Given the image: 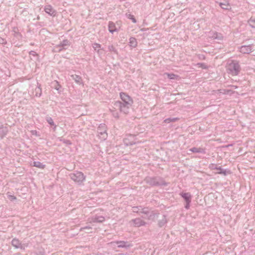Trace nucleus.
Instances as JSON below:
<instances>
[{"label":"nucleus","instance_id":"4be33fe9","mask_svg":"<svg viewBox=\"0 0 255 255\" xmlns=\"http://www.w3.org/2000/svg\"><path fill=\"white\" fill-rule=\"evenodd\" d=\"M167 223V220L165 215L163 216L162 219L158 221V226L159 227H162L165 226Z\"/></svg>","mask_w":255,"mask_h":255},{"label":"nucleus","instance_id":"2eb2a0df","mask_svg":"<svg viewBox=\"0 0 255 255\" xmlns=\"http://www.w3.org/2000/svg\"><path fill=\"white\" fill-rule=\"evenodd\" d=\"M70 76L77 84L80 85L83 84L82 82V78L80 76L76 74H73L70 75Z\"/></svg>","mask_w":255,"mask_h":255},{"label":"nucleus","instance_id":"473e14b6","mask_svg":"<svg viewBox=\"0 0 255 255\" xmlns=\"http://www.w3.org/2000/svg\"><path fill=\"white\" fill-rule=\"evenodd\" d=\"M126 15H127V17L128 18H129V19H130V20H131V21H132V22H133V23H136V22H137V21H136V19L134 18V16H133V15H132V14H126Z\"/></svg>","mask_w":255,"mask_h":255},{"label":"nucleus","instance_id":"7c9ffc66","mask_svg":"<svg viewBox=\"0 0 255 255\" xmlns=\"http://www.w3.org/2000/svg\"><path fill=\"white\" fill-rule=\"evenodd\" d=\"M150 211H149V209L148 208L143 207L142 206H141V211H140L141 213H142V214H144L147 215H148V213Z\"/></svg>","mask_w":255,"mask_h":255},{"label":"nucleus","instance_id":"412c9836","mask_svg":"<svg viewBox=\"0 0 255 255\" xmlns=\"http://www.w3.org/2000/svg\"><path fill=\"white\" fill-rule=\"evenodd\" d=\"M8 132V129L7 127H0V138H3L6 136Z\"/></svg>","mask_w":255,"mask_h":255},{"label":"nucleus","instance_id":"c85d7f7f","mask_svg":"<svg viewBox=\"0 0 255 255\" xmlns=\"http://www.w3.org/2000/svg\"><path fill=\"white\" fill-rule=\"evenodd\" d=\"M108 51L110 52H113L114 53L117 54L118 51L113 45H109L108 47Z\"/></svg>","mask_w":255,"mask_h":255},{"label":"nucleus","instance_id":"e433bc0d","mask_svg":"<svg viewBox=\"0 0 255 255\" xmlns=\"http://www.w3.org/2000/svg\"><path fill=\"white\" fill-rule=\"evenodd\" d=\"M124 142L125 144L127 146L131 145L134 144L135 143V142H134L133 141L128 142V139L127 138H125L124 139Z\"/></svg>","mask_w":255,"mask_h":255},{"label":"nucleus","instance_id":"aec40b11","mask_svg":"<svg viewBox=\"0 0 255 255\" xmlns=\"http://www.w3.org/2000/svg\"><path fill=\"white\" fill-rule=\"evenodd\" d=\"M137 42L134 37H131L129 39V46L131 48H135L137 46Z\"/></svg>","mask_w":255,"mask_h":255},{"label":"nucleus","instance_id":"f257e3e1","mask_svg":"<svg viewBox=\"0 0 255 255\" xmlns=\"http://www.w3.org/2000/svg\"><path fill=\"white\" fill-rule=\"evenodd\" d=\"M120 97L123 102L117 101L114 103V108L118 109L121 112L128 114L133 104L132 99L125 93L121 92Z\"/></svg>","mask_w":255,"mask_h":255},{"label":"nucleus","instance_id":"de8ad7c7","mask_svg":"<svg viewBox=\"0 0 255 255\" xmlns=\"http://www.w3.org/2000/svg\"><path fill=\"white\" fill-rule=\"evenodd\" d=\"M200 58L205 59V57L203 55H202V57H200Z\"/></svg>","mask_w":255,"mask_h":255},{"label":"nucleus","instance_id":"4468645a","mask_svg":"<svg viewBox=\"0 0 255 255\" xmlns=\"http://www.w3.org/2000/svg\"><path fill=\"white\" fill-rule=\"evenodd\" d=\"M132 221L136 227H140L144 226L146 224L145 222L140 218L133 219Z\"/></svg>","mask_w":255,"mask_h":255},{"label":"nucleus","instance_id":"5701e85b","mask_svg":"<svg viewBox=\"0 0 255 255\" xmlns=\"http://www.w3.org/2000/svg\"><path fill=\"white\" fill-rule=\"evenodd\" d=\"M33 166L34 167H38L40 169H44L45 167V165L39 161H34L33 162Z\"/></svg>","mask_w":255,"mask_h":255},{"label":"nucleus","instance_id":"a18cd8bd","mask_svg":"<svg viewBox=\"0 0 255 255\" xmlns=\"http://www.w3.org/2000/svg\"><path fill=\"white\" fill-rule=\"evenodd\" d=\"M92 228L90 226H85L81 229V230H85V229H91Z\"/></svg>","mask_w":255,"mask_h":255},{"label":"nucleus","instance_id":"f3484780","mask_svg":"<svg viewBox=\"0 0 255 255\" xmlns=\"http://www.w3.org/2000/svg\"><path fill=\"white\" fill-rule=\"evenodd\" d=\"M221 7L225 10H228L230 8V5L229 2L227 0H224L223 2H218Z\"/></svg>","mask_w":255,"mask_h":255},{"label":"nucleus","instance_id":"f704fd0d","mask_svg":"<svg viewBox=\"0 0 255 255\" xmlns=\"http://www.w3.org/2000/svg\"><path fill=\"white\" fill-rule=\"evenodd\" d=\"M248 22L251 27L255 28V19L251 18Z\"/></svg>","mask_w":255,"mask_h":255},{"label":"nucleus","instance_id":"423d86ee","mask_svg":"<svg viewBox=\"0 0 255 255\" xmlns=\"http://www.w3.org/2000/svg\"><path fill=\"white\" fill-rule=\"evenodd\" d=\"M209 168L211 170H218V172H217V174H223L224 176H226L227 175L231 173V172L229 169H224L222 168L221 166H218L216 164L214 163L210 164L209 165Z\"/></svg>","mask_w":255,"mask_h":255},{"label":"nucleus","instance_id":"49530a36","mask_svg":"<svg viewBox=\"0 0 255 255\" xmlns=\"http://www.w3.org/2000/svg\"><path fill=\"white\" fill-rule=\"evenodd\" d=\"M31 132L33 134H34V133H36L37 131L36 130H32Z\"/></svg>","mask_w":255,"mask_h":255},{"label":"nucleus","instance_id":"ea45409f","mask_svg":"<svg viewBox=\"0 0 255 255\" xmlns=\"http://www.w3.org/2000/svg\"><path fill=\"white\" fill-rule=\"evenodd\" d=\"M8 198L9 200H10L11 201L16 199L15 196H14V195H8Z\"/></svg>","mask_w":255,"mask_h":255},{"label":"nucleus","instance_id":"6ab92c4d","mask_svg":"<svg viewBox=\"0 0 255 255\" xmlns=\"http://www.w3.org/2000/svg\"><path fill=\"white\" fill-rule=\"evenodd\" d=\"M180 196L184 199L186 202L191 201V195L189 193H181Z\"/></svg>","mask_w":255,"mask_h":255},{"label":"nucleus","instance_id":"c9c22d12","mask_svg":"<svg viewBox=\"0 0 255 255\" xmlns=\"http://www.w3.org/2000/svg\"><path fill=\"white\" fill-rule=\"evenodd\" d=\"M12 31L14 32V36L15 37H16V36H17L18 35H20L21 36V34L18 32V29L17 27H13Z\"/></svg>","mask_w":255,"mask_h":255},{"label":"nucleus","instance_id":"09e8293b","mask_svg":"<svg viewBox=\"0 0 255 255\" xmlns=\"http://www.w3.org/2000/svg\"><path fill=\"white\" fill-rule=\"evenodd\" d=\"M232 144H229V145H226V146L227 147H228L231 146H232Z\"/></svg>","mask_w":255,"mask_h":255},{"label":"nucleus","instance_id":"a19ab883","mask_svg":"<svg viewBox=\"0 0 255 255\" xmlns=\"http://www.w3.org/2000/svg\"><path fill=\"white\" fill-rule=\"evenodd\" d=\"M6 40H5L4 39L1 38V37H0V44H6Z\"/></svg>","mask_w":255,"mask_h":255},{"label":"nucleus","instance_id":"39448f33","mask_svg":"<svg viewBox=\"0 0 255 255\" xmlns=\"http://www.w3.org/2000/svg\"><path fill=\"white\" fill-rule=\"evenodd\" d=\"M107 126L105 124H101L97 129L98 136L101 140H105L108 137Z\"/></svg>","mask_w":255,"mask_h":255},{"label":"nucleus","instance_id":"dca6fc26","mask_svg":"<svg viewBox=\"0 0 255 255\" xmlns=\"http://www.w3.org/2000/svg\"><path fill=\"white\" fill-rule=\"evenodd\" d=\"M189 151L194 152V153H201L205 154L206 153L205 149L201 147H192L190 149H189Z\"/></svg>","mask_w":255,"mask_h":255},{"label":"nucleus","instance_id":"72a5a7b5","mask_svg":"<svg viewBox=\"0 0 255 255\" xmlns=\"http://www.w3.org/2000/svg\"><path fill=\"white\" fill-rule=\"evenodd\" d=\"M141 206L132 207V211L134 213H140Z\"/></svg>","mask_w":255,"mask_h":255},{"label":"nucleus","instance_id":"6e6552de","mask_svg":"<svg viewBox=\"0 0 255 255\" xmlns=\"http://www.w3.org/2000/svg\"><path fill=\"white\" fill-rule=\"evenodd\" d=\"M11 245L16 249H20L24 250L28 247L27 244H22L20 241L16 239H13L11 241Z\"/></svg>","mask_w":255,"mask_h":255},{"label":"nucleus","instance_id":"79ce46f5","mask_svg":"<svg viewBox=\"0 0 255 255\" xmlns=\"http://www.w3.org/2000/svg\"><path fill=\"white\" fill-rule=\"evenodd\" d=\"M56 85L55 86L54 88L57 90H59V89L61 88V87L57 81H56Z\"/></svg>","mask_w":255,"mask_h":255},{"label":"nucleus","instance_id":"cd10ccee","mask_svg":"<svg viewBox=\"0 0 255 255\" xmlns=\"http://www.w3.org/2000/svg\"><path fill=\"white\" fill-rule=\"evenodd\" d=\"M46 121H47V122L51 126H54V128H56V126L55 125L54 122H53V119H52V118L50 117H47L46 118Z\"/></svg>","mask_w":255,"mask_h":255},{"label":"nucleus","instance_id":"7ed1b4c3","mask_svg":"<svg viewBox=\"0 0 255 255\" xmlns=\"http://www.w3.org/2000/svg\"><path fill=\"white\" fill-rule=\"evenodd\" d=\"M227 69L229 74L236 76L239 74L241 67L237 61H232L228 64Z\"/></svg>","mask_w":255,"mask_h":255},{"label":"nucleus","instance_id":"20e7f679","mask_svg":"<svg viewBox=\"0 0 255 255\" xmlns=\"http://www.w3.org/2000/svg\"><path fill=\"white\" fill-rule=\"evenodd\" d=\"M70 178L75 183L81 185L85 180L86 176L81 171H76L69 174Z\"/></svg>","mask_w":255,"mask_h":255},{"label":"nucleus","instance_id":"ddd939ff","mask_svg":"<svg viewBox=\"0 0 255 255\" xmlns=\"http://www.w3.org/2000/svg\"><path fill=\"white\" fill-rule=\"evenodd\" d=\"M159 213H157L154 211L149 212L148 215H146V217L145 218L146 219L148 220H154L156 217H158Z\"/></svg>","mask_w":255,"mask_h":255},{"label":"nucleus","instance_id":"0eeeda50","mask_svg":"<svg viewBox=\"0 0 255 255\" xmlns=\"http://www.w3.org/2000/svg\"><path fill=\"white\" fill-rule=\"evenodd\" d=\"M71 44V42L67 39H64L60 42V43L56 45L54 48L58 52H60L63 50L67 49L66 46H69Z\"/></svg>","mask_w":255,"mask_h":255},{"label":"nucleus","instance_id":"9b49d317","mask_svg":"<svg viewBox=\"0 0 255 255\" xmlns=\"http://www.w3.org/2000/svg\"><path fill=\"white\" fill-rule=\"evenodd\" d=\"M111 244H116L118 245L119 248H128L130 247V245L128 243V242L124 241H117L114 242H112Z\"/></svg>","mask_w":255,"mask_h":255},{"label":"nucleus","instance_id":"f03ea898","mask_svg":"<svg viewBox=\"0 0 255 255\" xmlns=\"http://www.w3.org/2000/svg\"><path fill=\"white\" fill-rule=\"evenodd\" d=\"M146 182L151 186H167L168 183L165 180L159 177H147Z\"/></svg>","mask_w":255,"mask_h":255},{"label":"nucleus","instance_id":"c03bdc74","mask_svg":"<svg viewBox=\"0 0 255 255\" xmlns=\"http://www.w3.org/2000/svg\"><path fill=\"white\" fill-rule=\"evenodd\" d=\"M29 53L30 55H31L34 56H35L37 55L36 52H35L34 51H33V50L30 51Z\"/></svg>","mask_w":255,"mask_h":255},{"label":"nucleus","instance_id":"a878e982","mask_svg":"<svg viewBox=\"0 0 255 255\" xmlns=\"http://www.w3.org/2000/svg\"><path fill=\"white\" fill-rule=\"evenodd\" d=\"M101 47V44L98 43H94L92 44V47L94 48V49L96 51H97V52L99 54L100 53L101 49H100Z\"/></svg>","mask_w":255,"mask_h":255},{"label":"nucleus","instance_id":"4c0bfd02","mask_svg":"<svg viewBox=\"0 0 255 255\" xmlns=\"http://www.w3.org/2000/svg\"><path fill=\"white\" fill-rule=\"evenodd\" d=\"M197 65L199 67L202 68L203 69H207L208 68V66L204 63H198Z\"/></svg>","mask_w":255,"mask_h":255},{"label":"nucleus","instance_id":"393cba45","mask_svg":"<svg viewBox=\"0 0 255 255\" xmlns=\"http://www.w3.org/2000/svg\"><path fill=\"white\" fill-rule=\"evenodd\" d=\"M35 96L36 97H40L42 94L41 88H40V84L37 83V87L35 89Z\"/></svg>","mask_w":255,"mask_h":255},{"label":"nucleus","instance_id":"1a4fd4ad","mask_svg":"<svg viewBox=\"0 0 255 255\" xmlns=\"http://www.w3.org/2000/svg\"><path fill=\"white\" fill-rule=\"evenodd\" d=\"M105 221V217L102 216H94L89 218L88 222L89 223H102Z\"/></svg>","mask_w":255,"mask_h":255},{"label":"nucleus","instance_id":"f8f14e48","mask_svg":"<svg viewBox=\"0 0 255 255\" xmlns=\"http://www.w3.org/2000/svg\"><path fill=\"white\" fill-rule=\"evenodd\" d=\"M44 11L50 16H55L56 11L50 5H47L44 7Z\"/></svg>","mask_w":255,"mask_h":255},{"label":"nucleus","instance_id":"a211bd4d","mask_svg":"<svg viewBox=\"0 0 255 255\" xmlns=\"http://www.w3.org/2000/svg\"><path fill=\"white\" fill-rule=\"evenodd\" d=\"M108 28L110 32L111 33H113L114 32L117 31L118 30V29L116 27L115 24L112 21H110L109 22Z\"/></svg>","mask_w":255,"mask_h":255},{"label":"nucleus","instance_id":"37998d69","mask_svg":"<svg viewBox=\"0 0 255 255\" xmlns=\"http://www.w3.org/2000/svg\"><path fill=\"white\" fill-rule=\"evenodd\" d=\"M190 203H191V202H186V205L185 206V208L186 209H188L189 208Z\"/></svg>","mask_w":255,"mask_h":255},{"label":"nucleus","instance_id":"bb28decb","mask_svg":"<svg viewBox=\"0 0 255 255\" xmlns=\"http://www.w3.org/2000/svg\"><path fill=\"white\" fill-rule=\"evenodd\" d=\"M118 109H115L114 106L113 107V109H110V111L112 114L113 116L117 119H118L119 117V113L118 111H117Z\"/></svg>","mask_w":255,"mask_h":255},{"label":"nucleus","instance_id":"2f4dec72","mask_svg":"<svg viewBox=\"0 0 255 255\" xmlns=\"http://www.w3.org/2000/svg\"><path fill=\"white\" fill-rule=\"evenodd\" d=\"M59 140L67 145H71L72 144L70 140L62 138V137L60 138Z\"/></svg>","mask_w":255,"mask_h":255},{"label":"nucleus","instance_id":"c756f323","mask_svg":"<svg viewBox=\"0 0 255 255\" xmlns=\"http://www.w3.org/2000/svg\"><path fill=\"white\" fill-rule=\"evenodd\" d=\"M212 38L215 39L221 40L223 38V36L221 34L215 32L213 36H212Z\"/></svg>","mask_w":255,"mask_h":255},{"label":"nucleus","instance_id":"b1692460","mask_svg":"<svg viewBox=\"0 0 255 255\" xmlns=\"http://www.w3.org/2000/svg\"><path fill=\"white\" fill-rule=\"evenodd\" d=\"M179 119L178 118H168L165 119L164 120V122L166 124H169L170 123H174L176 121H178Z\"/></svg>","mask_w":255,"mask_h":255},{"label":"nucleus","instance_id":"9d476101","mask_svg":"<svg viewBox=\"0 0 255 255\" xmlns=\"http://www.w3.org/2000/svg\"><path fill=\"white\" fill-rule=\"evenodd\" d=\"M252 45H243L240 47V51L243 54H249L252 52Z\"/></svg>","mask_w":255,"mask_h":255},{"label":"nucleus","instance_id":"58836bf2","mask_svg":"<svg viewBox=\"0 0 255 255\" xmlns=\"http://www.w3.org/2000/svg\"><path fill=\"white\" fill-rule=\"evenodd\" d=\"M166 75H167L168 78L170 79H175L177 77H178L177 75L173 73H166Z\"/></svg>","mask_w":255,"mask_h":255}]
</instances>
